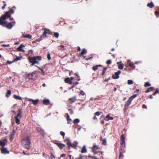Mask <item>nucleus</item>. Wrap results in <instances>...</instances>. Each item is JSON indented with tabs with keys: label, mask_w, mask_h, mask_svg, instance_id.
<instances>
[{
	"label": "nucleus",
	"mask_w": 159,
	"mask_h": 159,
	"mask_svg": "<svg viewBox=\"0 0 159 159\" xmlns=\"http://www.w3.org/2000/svg\"><path fill=\"white\" fill-rule=\"evenodd\" d=\"M101 112L99 111H97L94 113V115L95 116H99L101 114Z\"/></svg>",
	"instance_id": "48"
},
{
	"label": "nucleus",
	"mask_w": 159,
	"mask_h": 159,
	"mask_svg": "<svg viewBox=\"0 0 159 159\" xmlns=\"http://www.w3.org/2000/svg\"><path fill=\"white\" fill-rule=\"evenodd\" d=\"M76 100V97H74L73 98H70L69 99V101H70V103H73L75 102V101Z\"/></svg>",
	"instance_id": "22"
},
{
	"label": "nucleus",
	"mask_w": 159,
	"mask_h": 159,
	"mask_svg": "<svg viewBox=\"0 0 159 159\" xmlns=\"http://www.w3.org/2000/svg\"><path fill=\"white\" fill-rule=\"evenodd\" d=\"M51 32L49 30H47L44 31L41 38L48 37L50 34H52Z\"/></svg>",
	"instance_id": "7"
},
{
	"label": "nucleus",
	"mask_w": 159,
	"mask_h": 159,
	"mask_svg": "<svg viewBox=\"0 0 159 159\" xmlns=\"http://www.w3.org/2000/svg\"><path fill=\"white\" fill-rule=\"evenodd\" d=\"M54 35L56 38H57L59 36V34L57 32H54Z\"/></svg>",
	"instance_id": "43"
},
{
	"label": "nucleus",
	"mask_w": 159,
	"mask_h": 159,
	"mask_svg": "<svg viewBox=\"0 0 159 159\" xmlns=\"http://www.w3.org/2000/svg\"><path fill=\"white\" fill-rule=\"evenodd\" d=\"M21 143L24 148L29 150L30 148V145L31 143L30 139L28 136H26L21 140Z\"/></svg>",
	"instance_id": "2"
},
{
	"label": "nucleus",
	"mask_w": 159,
	"mask_h": 159,
	"mask_svg": "<svg viewBox=\"0 0 159 159\" xmlns=\"http://www.w3.org/2000/svg\"><path fill=\"white\" fill-rule=\"evenodd\" d=\"M80 94L82 95H84V94H85V93H84V92L83 91H81L80 92Z\"/></svg>",
	"instance_id": "55"
},
{
	"label": "nucleus",
	"mask_w": 159,
	"mask_h": 159,
	"mask_svg": "<svg viewBox=\"0 0 159 159\" xmlns=\"http://www.w3.org/2000/svg\"><path fill=\"white\" fill-rule=\"evenodd\" d=\"M66 154L65 153H63L61 155L60 157H65L66 156Z\"/></svg>",
	"instance_id": "57"
},
{
	"label": "nucleus",
	"mask_w": 159,
	"mask_h": 159,
	"mask_svg": "<svg viewBox=\"0 0 159 159\" xmlns=\"http://www.w3.org/2000/svg\"><path fill=\"white\" fill-rule=\"evenodd\" d=\"M125 136L123 134L121 135L120 136V144L122 146H125Z\"/></svg>",
	"instance_id": "11"
},
{
	"label": "nucleus",
	"mask_w": 159,
	"mask_h": 159,
	"mask_svg": "<svg viewBox=\"0 0 159 159\" xmlns=\"http://www.w3.org/2000/svg\"><path fill=\"white\" fill-rule=\"evenodd\" d=\"M59 47L60 48L59 49L61 51H64L65 50L68 48V46L66 45H61Z\"/></svg>",
	"instance_id": "18"
},
{
	"label": "nucleus",
	"mask_w": 159,
	"mask_h": 159,
	"mask_svg": "<svg viewBox=\"0 0 159 159\" xmlns=\"http://www.w3.org/2000/svg\"><path fill=\"white\" fill-rule=\"evenodd\" d=\"M121 73L120 70H118L117 72H115L114 74L112 76V78L114 79H116L119 78V75Z\"/></svg>",
	"instance_id": "9"
},
{
	"label": "nucleus",
	"mask_w": 159,
	"mask_h": 159,
	"mask_svg": "<svg viewBox=\"0 0 159 159\" xmlns=\"http://www.w3.org/2000/svg\"><path fill=\"white\" fill-rule=\"evenodd\" d=\"M155 14L157 15V17H159V12L156 11H155Z\"/></svg>",
	"instance_id": "53"
},
{
	"label": "nucleus",
	"mask_w": 159,
	"mask_h": 159,
	"mask_svg": "<svg viewBox=\"0 0 159 159\" xmlns=\"http://www.w3.org/2000/svg\"><path fill=\"white\" fill-rule=\"evenodd\" d=\"M107 69V68L106 67L103 68V70H102V75H103L105 74Z\"/></svg>",
	"instance_id": "38"
},
{
	"label": "nucleus",
	"mask_w": 159,
	"mask_h": 159,
	"mask_svg": "<svg viewBox=\"0 0 159 159\" xmlns=\"http://www.w3.org/2000/svg\"><path fill=\"white\" fill-rule=\"evenodd\" d=\"M54 143L56 144L61 149H62L65 146V145L63 144L59 143L56 142Z\"/></svg>",
	"instance_id": "16"
},
{
	"label": "nucleus",
	"mask_w": 159,
	"mask_h": 159,
	"mask_svg": "<svg viewBox=\"0 0 159 159\" xmlns=\"http://www.w3.org/2000/svg\"><path fill=\"white\" fill-rule=\"evenodd\" d=\"M25 76L26 78L29 79H32L33 76V73L30 74V73H26L25 75Z\"/></svg>",
	"instance_id": "24"
},
{
	"label": "nucleus",
	"mask_w": 159,
	"mask_h": 159,
	"mask_svg": "<svg viewBox=\"0 0 159 159\" xmlns=\"http://www.w3.org/2000/svg\"><path fill=\"white\" fill-rule=\"evenodd\" d=\"M0 25L6 26L8 29H11L13 26L12 23L10 22L7 24V21L3 20L1 18V17L0 18Z\"/></svg>",
	"instance_id": "4"
},
{
	"label": "nucleus",
	"mask_w": 159,
	"mask_h": 159,
	"mask_svg": "<svg viewBox=\"0 0 159 159\" xmlns=\"http://www.w3.org/2000/svg\"><path fill=\"white\" fill-rule=\"evenodd\" d=\"M120 154L118 159H123L124 157L123 153L125 152L124 149H122L121 147H120V149L119 150Z\"/></svg>",
	"instance_id": "13"
},
{
	"label": "nucleus",
	"mask_w": 159,
	"mask_h": 159,
	"mask_svg": "<svg viewBox=\"0 0 159 159\" xmlns=\"http://www.w3.org/2000/svg\"><path fill=\"white\" fill-rule=\"evenodd\" d=\"M68 111H70V114H72L73 113V111H72L71 109H68Z\"/></svg>",
	"instance_id": "61"
},
{
	"label": "nucleus",
	"mask_w": 159,
	"mask_h": 159,
	"mask_svg": "<svg viewBox=\"0 0 159 159\" xmlns=\"http://www.w3.org/2000/svg\"><path fill=\"white\" fill-rule=\"evenodd\" d=\"M24 47L25 46L23 44L20 45V46L17 48V50L19 51H21L24 52H25V50L22 49V48Z\"/></svg>",
	"instance_id": "21"
},
{
	"label": "nucleus",
	"mask_w": 159,
	"mask_h": 159,
	"mask_svg": "<svg viewBox=\"0 0 159 159\" xmlns=\"http://www.w3.org/2000/svg\"><path fill=\"white\" fill-rule=\"evenodd\" d=\"M86 51L85 49H83L81 52L80 54V56H83L84 54L86 53Z\"/></svg>",
	"instance_id": "36"
},
{
	"label": "nucleus",
	"mask_w": 159,
	"mask_h": 159,
	"mask_svg": "<svg viewBox=\"0 0 159 159\" xmlns=\"http://www.w3.org/2000/svg\"><path fill=\"white\" fill-rule=\"evenodd\" d=\"M35 43H36V41H33L32 42V46H36V44H35Z\"/></svg>",
	"instance_id": "56"
},
{
	"label": "nucleus",
	"mask_w": 159,
	"mask_h": 159,
	"mask_svg": "<svg viewBox=\"0 0 159 159\" xmlns=\"http://www.w3.org/2000/svg\"><path fill=\"white\" fill-rule=\"evenodd\" d=\"M11 91L9 90H8L6 93V96L7 97H9L10 96V95L11 94Z\"/></svg>",
	"instance_id": "34"
},
{
	"label": "nucleus",
	"mask_w": 159,
	"mask_h": 159,
	"mask_svg": "<svg viewBox=\"0 0 159 159\" xmlns=\"http://www.w3.org/2000/svg\"><path fill=\"white\" fill-rule=\"evenodd\" d=\"M147 6L148 7H149L150 8H152L154 7V5L152 2H151L150 3H148L147 4Z\"/></svg>",
	"instance_id": "35"
},
{
	"label": "nucleus",
	"mask_w": 159,
	"mask_h": 159,
	"mask_svg": "<svg viewBox=\"0 0 159 159\" xmlns=\"http://www.w3.org/2000/svg\"><path fill=\"white\" fill-rule=\"evenodd\" d=\"M78 84H79V83L78 82H75V83L73 84L72 85L70 88L72 89V88H74L75 86L77 85Z\"/></svg>",
	"instance_id": "41"
},
{
	"label": "nucleus",
	"mask_w": 159,
	"mask_h": 159,
	"mask_svg": "<svg viewBox=\"0 0 159 159\" xmlns=\"http://www.w3.org/2000/svg\"><path fill=\"white\" fill-rule=\"evenodd\" d=\"M1 152V153L6 154H9V151L7 149L4 147H2L0 149Z\"/></svg>",
	"instance_id": "8"
},
{
	"label": "nucleus",
	"mask_w": 159,
	"mask_h": 159,
	"mask_svg": "<svg viewBox=\"0 0 159 159\" xmlns=\"http://www.w3.org/2000/svg\"><path fill=\"white\" fill-rule=\"evenodd\" d=\"M29 61L30 63H31L30 66H32L35 64H39V61H41L42 57L40 56H34L32 57H29L28 58Z\"/></svg>",
	"instance_id": "1"
},
{
	"label": "nucleus",
	"mask_w": 159,
	"mask_h": 159,
	"mask_svg": "<svg viewBox=\"0 0 159 159\" xmlns=\"http://www.w3.org/2000/svg\"><path fill=\"white\" fill-rule=\"evenodd\" d=\"M65 83L70 84H72V82H71L70 80V78L69 77L66 78H65Z\"/></svg>",
	"instance_id": "25"
},
{
	"label": "nucleus",
	"mask_w": 159,
	"mask_h": 159,
	"mask_svg": "<svg viewBox=\"0 0 159 159\" xmlns=\"http://www.w3.org/2000/svg\"><path fill=\"white\" fill-rule=\"evenodd\" d=\"M64 142H66V143L68 146L67 147L68 148L70 149L71 147V143L70 140L69 139H67L64 140Z\"/></svg>",
	"instance_id": "15"
},
{
	"label": "nucleus",
	"mask_w": 159,
	"mask_h": 159,
	"mask_svg": "<svg viewBox=\"0 0 159 159\" xmlns=\"http://www.w3.org/2000/svg\"><path fill=\"white\" fill-rule=\"evenodd\" d=\"M66 114L67 115L66 119L67 120H68L70 118L68 114V113H66Z\"/></svg>",
	"instance_id": "58"
},
{
	"label": "nucleus",
	"mask_w": 159,
	"mask_h": 159,
	"mask_svg": "<svg viewBox=\"0 0 159 159\" xmlns=\"http://www.w3.org/2000/svg\"><path fill=\"white\" fill-rule=\"evenodd\" d=\"M68 124H71V122L72 121V120L70 118L67 120Z\"/></svg>",
	"instance_id": "52"
},
{
	"label": "nucleus",
	"mask_w": 159,
	"mask_h": 159,
	"mask_svg": "<svg viewBox=\"0 0 159 159\" xmlns=\"http://www.w3.org/2000/svg\"><path fill=\"white\" fill-rule=\"evenodd\" d=\"M70 79L71 82H72V81L74 79V78L73 77H71L70 78Z\"/></svg>",
	"instance_id": "63"
},
{
	"label": "nucleus",
	"mask_w": 159,
	"mask_h": 159,
	"mask_svg": "<svg viewBox=\"0 0 159 159\" xmlns=\"http://www.w3.org/2000/svg\"><path fill=\"white\" fill-rule=\"evenodd\" d=\"M83 158V156L81 155H80V157L79 158H76L75 159H82Z\"/></svg>",
	"instance_id": "62"
},
{
	"label": "nucleus",
	"mask_w": 159,
	"mask_h": 159,
	"mask_svg": "<svg viewBox=\"0 0 159 159\" xmlns=\"http://www.w3.org/2000/svg\"><path fill=\"white\" fill-rule=\"evenodd\" d=\"M102 145H106V144H107L106 139H103L102 140Z\"/></svg>",
	"instance_id": "42"
},
{
	"label": "nucleus",
	"mask_w": 159,
	"mask_h": 159,
	"mask_svg": "<svg viewBox=\"0 0 159 159\" xmlns=\"http://www.w3.org/2000/svg\"><path fill=\"white\" fill-rule=\"evenodd\" d=\"M21 109H19L18 110V113L17 114L15 117V119L16 123L18 125H19L20 123V119L22 117V116L21 115Z\"/></svg>",
	"instance_id": "6"
},
{
	"label": "nucleus",
	"mask_w": 159,
	"mask_h": 159,
	"mask_svg": "<svg viewBox=\"0 0 159 159\" xmlns=\"http://www.w3.org/2000/svg\"><path fill=\"white\" fill-rule=\"evenodd\" d=\"M87 152V150L86 149V147L85 146H83V147H82L81 150V152L82 153H85Z\"/></svg>",
	"instance_id": "29"
},
{
	"label": "nucleus",
	"mask_w": 159,
	"mask_h": 159,
	"mask_svg": "<svg viewBox=\"0 0 159 159\" xmlns=\"http://www.w3.org/2000/svg\"><path fill=\"white\" fill-rule=\"evenodd\" d=\"M138 95V94H135L129 98L128 101L125 102L124 105V110L125 111H126L128 109L129 106L130 105L132 101Z\"/></svg>",
	"instance_id": "3"
},
{
	"label": "nucleus",
	"mask_w": 159,
	"mask_h": 159,
	"mask_svg": "<svg viewBox=\"0 0 159 159\" xmlns=\"http://www.w3.org/2000/svg\"><path fill=\"white\" fill-rule=\"evenodd\" d=\"M70 159H74V157H72V156L71 155H70L69 156Z\"/></svg>",
	"instance_id": "59"
},
{
	"label": "nucleus",
	"mask_w": 159,
	"mask_h": 159,
	"mask_svg": "<svg viewBox=\"0 0 159 159\" xmlns=\"http://www.w3.org/2000/svg\"><path fill=\"white\" fill-rule=\"evenodd\" d=\"M129 66L130 67H131L132 68H135V66H134V64L133 63H129Z\"/></svg>",
	"instance_id": "40"
},
{
	"label": "nucleus",
	"mask_w": 159,
	"mask_h": 159,
	"mask_svg": "<svg viewBox=\"0 0 159 159\" xmlns=\"http://www.w3.org/2000/svg\"><path fill=\"white\" fill-rule=\"evenodd\" d=\"M142 107L143 108H146L147 107L145 104H143L142 106Z\"/></svg>",
	"instance_id": "60"
},
{
	"label": "nucleus",
	"mask_w": 159,
	"mask_h": 159,
	"mask_svg": "<svg viewBox=\"0 0 159 159\" xmlns=\"http://www.w3.org/2000/svg\"><path fill=\"white\" fill-rule=\"evenodd\" d=\"M13 97L14 98L16 99L19 100H21L22 99V98L16 95H13Z\"/></svg>",
	"instance_id": "32"
},
{
	"label": "nucleus",
	"mask_w": 159,
	"mask_h": 159,
	"mask_svg": "<svg viewBox=\"0 0 159 159\" xmlns=\"http://www.w3.org/2000/svg\"><path fill=\"white\" fill-rule=\"evenodd\" d=\"M60 134L61 136H63V138H64L65 135V133L63 131H60Z\"/></svg>",
	"instance_id": "47"
},
{
	"label": "nucleus",
	"mask_w": 159,
	"mask_h": 159,
	"mask_svg": "<svg viewBox=\"0 0 159 159\" xmlns=\"http://www.w3.org/2000/svg\"><path fill=\"white\" fill-rule=\"evenodd\" d=\"M111 63V60H108L107 61L106 63L107 64H110Z\"/></svg>",
	"instance_id": "54"
},
{
	"label": "nucleus",
	"mask_w": 159,
	"mask_h": 159,
	"mask_svg": "<svg viewBox=\"0 0 159 159\" xmlns=\"http://www.w3.org/2000/svg\"><path fill=\"white\" fill-rule=\"evenodd\" d=\"M110 116L109 115L106 116V117L104 119L106 121H108L109 120V118H110Z\"/></svg>",
	"instance_id": "44"
},
{
	"label": "nucleus",
	"mask_w": 159,
	"mask_h": 159,
	"mask_svg": "<svg viewBox=\"0 0 159 159\" xmlns=\"http://www.w3.org/2000/svg\"><path fill=\"white\" fill-rule=\"evenodd\" d=\"M43 103L44 105H48L50 104V101L48 99L44 100L43 101Z\"/></svg>",
	"instance_id": "26"
},
{
	"label": "nucleus",
	"mask_w": 159,
	"mask_h": 159,
	"mask_svg": "<svg viewBox=\"0 0 159 159\" xmlns=\"http://www.w3.org/2000/svg\"><path fill=\"white\" fill-rule=\"evenodd\" d=\"M154 89V88L153 87H151L148 88L147 89L145 93H148L151 91H152Z\"/></svg>",
	"instance_id": "28"
},
{
	"label": "nucleus",
	"mask_w": 159,
	"mask_h": 159,
	"mask_svg": "<svg viewBox=\"0 0 159 159\" xmlns=\"http://www.w3.org/2000/svg\"><path fill=\"white\" fill-rule=\"evenodd\" d=\"M80 122V120L78 119H76L74 120L73 123L75 124H77Z\"/></svg>",
	"instance_id": "39"
},
{
	"label": "nucleus",
	"mask_w": 159,
	"mask_h": 159,
	"mask_svg": "<svg viewBox=\"0 0 159 159\" xmlns=\"http://www.w3.org/2000/svg\"><path fill=\"white\" fill-rule=\"evenodd\" d=\"M151 86V84L149 83V82H146L144 85V86L145 87H147L148 86Z\"/></svg>",
	"instance_id": "37"
},
{
	"label": "nucleus",
	"mask_w": 159,
	"mask_h": 159,
	"mask_svg": "<svg viewBox=\"0 0 159 159\" xmlns=\"http://www.w3.org/2000/svg\"><path fill=\"white\" fill-rule=\"evenodd\" d=\"M102 66L101 65H98L96 66H93L92 67V69L94 71H95L98 69V67L101 66Z\"/></svg>",
	"instance_id": "27"
},
{
	"label": "nucleus",
	"mask_w": 159,
	"mask_h": 159,
	"mask_svg": "<svg viewBox=\"0 0 159 159\" xmlns=\"http://www.w3.org/2000/svg\"><path fill=\"white\" fill-rule=\"evenodd\" d=\"M92 152L94 154H97L98 153H99V157L100 158V159H101V158H102V155L103 154V152L101 151H98L97 150H95V152Z\"/></svg>",
	"instance_id": "14"
},
{
	"label": "nucleus",
	"mask_w": 159,
	"mask_h": 159,
	"mask_svg": "<svg viewBox=\"0 0 159 159\" xmlns=\"http://www.w3.org/2000/svg\"><path fill=\"white\" fill-rule=\"evenodd\" d=\"M91 149L92 152L94 151L95 152V150H97V149H101V148L96 145H93Z\"/></svg>",
	"instance_id": "20"
},
{
	"label": "nucleus",
	"mask_w": 159,
	"mask_h": 159,
	"mask_svg": "<svg viewBox=\"0 0 159 159\" xmlns=\"http://www.w3.org/2000/svg\"><path fill=\"white\" fill-rule=\"evenodd\" d=\"M14 13V11L13 9H11L9 11L6 12L2 16L1 18L3 20H5L7 18H10L11 17V14Z\"/></svg>",
	"instance_id": "5"
},
{
	"label": "nucleus",
	"mask_w": 159,
	"mask_h": 159,
	"mask_svg": "<svg viewBox=\"0 0 159 159\" xmlns=\"http://www.w3.org/2000/svg\"><path fill=\"white\" fill-rule=\"evenodd\" d=\"M7 143V141L6 139H4L2 140H0V145L2 147H4Z\"/></svg>",
	"instance_id": "12"
},
{
	"label": "nucleus",
	"mask_w": 159,
	"mask_h": 159,
	"mask_svg": "<svg viewBox=\"0 0 159 159\" xmlns=\"http://www.w3.org/2000/svg\"><path fill=\"white\" fill-rule=\"evenodd\" d=\"M155 92L156 93V94L157 93H158L159 94V91L158 89H157V90H156V91Z\"/></svg>",
	"instance_id": "64"
},
{
	"label": "nucleus",
	"mask_w": 159,
	"mask_h": 159,
	"mask_svg": "<svg viewBox=\"0 0 159 159\" xmlns=\"http://www.w3.org/2000/svg\"><path fill=\"white\" fill-rule=\"evenodd\" d=\"M47 57L48 60H49L51 59V58L50 55V53H48L47 54Z\"/></svg>",
	"instance_id": "50"
},
{
	"label": "nucleus",
	"mask_w": 159,
	"mask_h": 159,
	"mask_svg": "<svg viewBox=\"0 0 159 159\" xmlns=\"http://www.w3.org/2000/svg\"><path fill=\"white\" fill-rule=\"evenodd\" d=\"M22 58V57H16V58L13 60V61L15 62L20 60Z\"/></svg>",
	"instance_id": "33"
},
{
	"label": "nucleus",
	"mask_w": 159,
	"mask_h": 159,
	"mask_svg": "<svg viewBox=\"0 0 159 159\" xmlns=\"http://www.w3.org/2000/svg\"><path fill=\"white\" fill-rule=\"evenodd\" d=\"M133 83V82L132 80H128L127 83L128 84H131Z\"/></svg>",
	"instance_id": "45"
},
{
	"label": "nucleus",
	"mask_w": 159,
	"mask_h": 159,
	"mask_svg": "<svg viewBox=\"0 0 159 159\" xmlns=\"http://www.w3.org/2000/svg\"><path fill=\"white\" fill-rule=\"evenodd\" d=\"M24 38H28L29 39H31L32 37V36L30 34H26L25 35H23L22 36Z\"/></svg>",
	"instance_id": "31"
},
{
	"label": "nucleus",
	"mask_w": 159,
	"mask_h": 159,
	"mask_svg": "<svg viewBox=\"0 0 159 159\" xmlns=\"http://www.w3.org/2000/svg\"><path fill=\"white\" fill-rule=\"evenodd\" d=\"M15 134V132L14 130V129L13 130V131H12V132L11 133V134L10 135V138L9 139V140H11V141L12 140L14 139V136Z\"/></svg>",
	"instance_id": "23"
},
{
	"label": "nucleus",
	"mask_w": 159,
	"mask_h": 159,
	"mask_svg": "<svg viewBox=\"0 0 159 159\" xmlns=\"http://www.w3.org/2000/svg\"><path fill=\"white\" fill-rule=\"evenodd\" d=\"M36 130L38 132L39 134L42 135V136H44L45 135V132L44 130L41 127H37Z\"/></svg>",
	"instance_id": "10"
},
{
	"label": "nucleus",
	"mask_w": 159,
	"mask_h": 159,
	"mask_svg": "<svg viewBox=\"0 0 159 159\" xmlns=\"http://www.w3.org/2000/svg\"><path fill=\"white\" fill-rule=\"evenodd\" d=\"M9 46H10V45L8 44H3L2 45V47H9Z\"/></svg>",
	"instance_id": "49"
},
{
	"label": "nucleus",
	"mask_w": 159,
	"mask_h": 159,
	"mask_svg": "<svg viewBox=\"0 0 159 159\" xmlns=\"http://www.w3.org/2000/svg\"><path fill=\"white\" fill-rule=\"evenodd\" d=\"M51 155L50 156V159H55V157L54 156V155L53 154H52V153H51Z\"/></svg>",
	"instance_id": "46"
},
{
	"label": "nucleus",
	"mask_w": 159,
	"mask_h": 159,
	"mask_svg": "<svg viewBox=\"0 0 159 159\" xmlns=\"http://www.w3.org/2000/svg\"><path fill=\"white\" fill-rule=\"evenodd\" d=\"M13 62H14V61H13V60L12 61H8L7 62L6 64H11Z\"/></svg>",
	"instance_id": "51"
},
{
	"label": "nucleus",
	"mask_w": 159,
	"mask_h": 159,
	"mask_svg": "<svg viewBox=\"0 0 159 159\" xmlns=\"http://www.w3.org/2000/svg\"><path fill=\"white\" fill-rule=\"evenodd\" d=\"M28 101L32 102L34 105H37L38 103L39 102V100H34L30 98L29 99H28Z\"/></svg>",
	"instance_id": "19"
},
{
	"label": "nucleus",
	"mask_w": 159,
	"mask_h": 159,
	"mask_svg": "<svg viewBox=\"0 0 159 159\" xmlns=\"http://www.w3.org/2000/svg\"><path fill=\"white\" fill-rule=\"evenodd\" d=\"M118 65V67L120 69H122L124 67V64L121 61H118L117 62Z\"/></svg>",
	"instance_id": "17"
},
{
	"label": "nucleus",
	"mask_w": 159,
	"mask_h": 159,
	"mask_svg": "<svg viewBox=\"0 0 159 159\" xmlns=\"http://www.w3.org/2000/svg\"><path fill=\"white\" fill-rule=\"evenodd\" d=\"M78 144V143L76 141H75L73 143H71V147L75 148L76 147Z\"/></svg>",
	"instance_id": "30"
}]
</instances>
